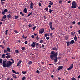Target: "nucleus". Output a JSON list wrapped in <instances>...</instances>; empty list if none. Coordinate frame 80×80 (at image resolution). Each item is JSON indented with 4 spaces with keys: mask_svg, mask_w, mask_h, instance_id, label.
Listing matches in <instances>:
<instances>
[{
    "mask_svg": "<svg viewBox=\"0 0 80 80\" xmlns=\"http://www.w3.org/2000/svg\"><path fill=\"white\" fill-rule=\"evenodd\" d=\"M5 1V0H1V2L2 3L3 1Z\"/></svg>",
    "mask_w": 80,
    "mask_h": 80,
    "instance_id": "obj_58",
    "label": "nucleus"
},
{
    "mask_svg": "<svg viewBox=\"0 0 80 80\" xmlns=\"http://www.w3.org/2000/svg\"><path fill=\"white\" fill-rule=\"evenodd\" d=\"M77 4L76 3L75 1H74L72 2V5L71 6L72 8H76L77 7Z\"/></svg>",
    "mask_w": 80,
    "mask_h": 80,
    "instance_id": "obj_3",
    "label": "nucleus"
},
{
    "mask_svg": "<svg viewBox=\"0 0 80 80\" xmlns=\"http://www.w3.org/2000/svg\"><path fill=\"white\" fill-rule=\"evenodd\" d=\"M5 54H3L2 55V58H5Z\"/></svg>",
    "mask_w": 80,
    "mask_h": 80,
    "instance_id": "obj_16",
    "label": "nucleus"
},
{
    "mask_svg": "<svg viewBox=\"0 0 80 80\" xmlns=\"http://www.w3.org/2000/svg\"><path fill=\"white\" fill-rule=\"evenodd\" d=\"M36 39L37 40H39V38L38 36H37L36 38Z\"/></svg>",
    "mask_w": 80,
    "mask_h": 80,
    "instance_id": "obj_46",
    "label": "nucleus"
},
{
    "mask_svg": "<svg viewBox=\"0 0 80 80\" xmlns=\"http://www.w3.org/2000/svg\"><path fill=\"white\" fill-rule=\"evenodd\" d=\"M21 49H22V50L24 51L25 49V48L24 47H22V48H21Z\"/></svg>",
    "mask_w": 80,
    "mask_h": 80,
    "instance_id": "obj_27",
    "label": "nucleus"
},
{
    "mask_svg": "<svg viewBox=\"0 0 80 80\" xmlns=\"http://www.w3.org/2000/svg\"><path fill=\"white\" fill-rule=\"evenodd\" d=\"M39 6L40 7L41 6V4L40 3H39Z\"/></svg>",
    "mask_w": 80,
    "mask_h": 80,
    "instance_id": "obj_52",
    "label": "nucleus"
},
{
    "mask_svg": "<svg viewBox=\"0 0 80 80\" xmlns=\"http://www.w3.org/2000/svg\"><path fill=\"white\" fill-rule=\"evenodd\" d=\"M71 1H68V3H71Z\"/></svg>",
    "mask_w": 80,
    "mask_h": 80,
    "instance_id": "obj_60",
    "label": "nucleus"
},
{
    "mask_svg": "<svg viewBox=\"0 0 80 80\" xmlns=\"http://www.w3.org/2000/svg\"><path fill=\"white\" fill-rule=\"evenodd\" d=\"M49 12L50 13H51L52 12V10L51 9H49Z\"/></svg>",
    "mask_w": 80,
    "mask_h": 80,
    "instance_id": "obj_40",
    "label": "nucleus"
},
{
    "mask_svg": "<svg viewBox=\"0 0 80 80\" xmlns=\"http://www.w3.org/2000/svg\"><path fill=\"white\" fill-rule=\"evenodd\" d=\"M48 35H49V34L46 33L45 34L44 36L45 37H46L48 36Z\"/></svg>",
    "mask_w": 80,
    "mask_h": 80,
    "instance_id": "obj_39",
    "label": "nucleus"
},
{
    "mask_svg": "<svg viewBox=\"0 0 80 80\" xmlns=\"http://www.w3.org/2000/svg\"><path fill=\"white\" fill-rule=\"evenodd\" d=\"M66 43L67 46H69L70 45V42H69L68 41L66 42Z\"/></svg>",
    "mask_w": 80,
    "mask_h": 80,
    "instance_id": "obj_12",
    "label": "nucleus"
},
{
    "mask_svg": "<svg viewBox=\"0 0 80 80\" xmlns=\"http://www.w3.org/2000/svg\"><path fill=\"white\" fill-rule=\"evenodd\" d=\"M36 42H33L32 43L31 45V46L33 48H34L36 46Z\"/></svg>",
    "mask_w": 80,
    "mask_h": 80,
    "instance_id": "obj_9",
    "label": "nucleus"
},
{
    "mask_svg": "<svg viewBox=\"0 0 80 80\" xmlns=\"http://www.w3.org/2000/svg\"><path fill=\"white\" fill-rule=\"evenodd\" d=\"M31 37L32 38H34V36L33 35H32L31 36Z\"/></svg>",
    "mask_w": 80,
    "mask_h": 80,
    "instance_id": "obj_45",
    "label": "nucleus"
},
{
    "mask_svg": "<svg viewBox=\"0 0 80 80\" xmlns=\"http://www.w3.org/2000/svg\"><path fill=\"white\" fill-rule=\"evenodd\" d=\"M6 62H7V60L3 61V62H2V65L4 67H6L7 64L6 63Z\"/></svg>",
    "mask_w": 80,
    "mask_h": 80,
    "instance_id": "obj_5",
    "label": "nucleus"
},
{
    "mask_svg": "<svg viewBox=\"0 0 80 80\" xmlns=\"http://www.w3.org/2000/svg\"><path fill=\"white\" fill-rule=\"evenodd\" d=\"M10 55H8L6 56V58H7V59H8V58H10Z\"/></svg>",
    "mask_w": 80,
    "mask_h": 80,
    "instance_id": "obj_17",
    "label": "nucleus"
},
{
    "mask_svg": "<svg viewBox=\"0 0 80 80\" xmlns=\"http://www.w3.org/2000/svg\"><path fill=\"white\" fill-rule=\"evenodd\" d=\"M75 43V41L74 40H72L70 41V44H73Z\"/></svg>",
    "mask_w": 80,
    "mask_h": 80,
    "instance_id": "obj_11",
    "label": "nucleus"
},
{
    "mask_svg": "<svg viewBox=\"0 0 80 80\" xmlns=\"http://www.w3.org/2000/svg\"><path fill=\"white\" fill-rule=\"evenodd\" d=\"M4 54L7 52V50L4 49Z\"/></svg>",
    "mask_w": 80,
    "mask_h": 80,
    "instance_id": "obj_37",
    "label": "nucleus"
},
{
    "mask_svg": "<svg viewBox=\"0 0 80 80\" xmlns=\"http://www.w3.org/2000/svg\"><path fill=\"white\" fill-rule=\"evenodd\" d=\"M38 45V43H36V44H35L36 47H37Z\"/></svg>",
    "mask_w": 80,
    "mask_h": 80,
    "instance_id": "obj_42",
    "label": "nucleus"
},
{
    "mask_svg": "<svg viewBox=\"0 0 80 80\" xmlns=\"http://www.w3.org/2000/svg\"><path fill=\"white\" fill-rule=\"evenodd\" d=\"M4 11L5 12H8V10L7 9H4Z\"/></svg>",
    "mask_w": 80,
    "mask_h": 80,
    "instance_id": "obj_38",
    "label": "nucleus"
},
{
    "mask_svg": "<svg viewBox=\"0 0 80 80\" xmlns=\"http://www.w3.org/2000/svg\"><path fill=\"white\" fill-rule=\"evenodd\" d=\"M23 12H24L25 13H26L27 12V9L26 8H25L24 10H23Z\"/></svg>",
    "mask_w": 80,
    "mask_h": 80,
    "instance_id": "obj_13",
    "label": "nucleus"
},
{
    "mask_svg": "<svg viewBox=\"0 0 80 80\" xmlns=\"http://www.w3.org/2000/svg\"><path fill=\"white\" fill-rule=\"evenodd\" d=\"M24 43H25V44H28V42L27 41H25V42H24Z\"/></svg>",
    "mask_w": 80,
    "mask_h": 80,
    "instance_id": "obj_50",
    "label": "nucleus"
},
{
    "mask_svg": "<svg viewBox=\"0 0 80 80\" xmlns=\"http://www.w3.org/2000/svg\"><path fill=\"white\" fill-rule=\"evenodd\" d=\"M12 62H11L10 61H8L6 62V67H10L12 65Z\"/></svg>",
    "mask_w": 80,
    "mask_h": 80,
    "instance_id": "obj_2",
    "label": "nucleus"
},
{
    "mask_svg": "<svg viewBox=\"0 0 80 80\" xmlns=\"http://www.w3.org/2000/svg\"><path fill=\"white\" fill-rule=\"evenodd\" d=\"M44 32V30L43 28H42L39 31V33L40 34H42Z\"/></svg>",
    "mask_w": 80,
    "mask_h": 80,
    "instance_id": "obj_4",
    "label": "nucleus"
},
{
    "mask_svg": "<svg viewBox=\"0 0 80 80\" xmlns=\"http://www.w3.org/2000/svg\"><path fill=\"white\" fill-rule=\"evenodd\" d=\"M44 42V41L43 40H40V43H44L43 42Z\"/></svg>",
    "mask_w": 80,
    "mask_h": 80,
    "instance_id": "obj_35",
    "label": "nucleus"
},
{
    "mask_svg": "<svg viewBox=\"0 0 80 80\" xmlns=\"http://www.w3.org/2000/svg\"><path fill=\"white\" fill-rule=\"evenodd\" d=\"M28 26H29V27H32V25H31V24H29V25H28Z\"/></svg>",
    "mask_w": 80,
    "mask_h": 80,
    "instance_id": "obj_59",
    "label": "nucleus"
},
{
    "mask_svg": "<svg viewBox=\"0 0 80 80\" xmlns=\"http://www.w3.org/2000/svg\"><path fill=\"white\" fill-rule=\"evenodd\" d=\"M12 72H13L14 73H15V74H17V72L15 71L14 70H12Z\"/></svg>",
    "mask_w": 80,
    "mask_h": 80,
    "instance_id": "obj_30",
    "label": "nucleus"
},
{
    "mask_svg": "<svg viewBox=\"0 0 80 80\" xmlns=\"http://www.w3.org/2000/svg\"><path fill=\"white\" fill-rule=\"evenodd\" d=\"M46 38L47 40H48L49 39V38L48 37H47Z\"/></svg>",
    "mask_w": 80,
    "mask_h": 80,
    "instance_id": "obj_49",
    "label": "nucleus"
},
{
    "mask_svg": "<svg viewBox=\"0 0 80 80\" xmlns=\"http://www.w3.org/2000/svg\"><path fill=\"white\" fill-rule=\"evenodd\" d=\"M8 51L11 52V49L9 48H8Z\"/></svg>",
    "mask_w": 80,
    "mask_h": 80,
    "instance_id": "obj_26",
    "label": "nucleus"
},
{
    "mask_svg": "<svg viewBox=\"0 0 80 80\" xmlns=\"http://www.w3.org/2000/svg\"><path fill=\"white\" fill-rule=\"evenodd\" d=\"M32 61H29L28 62V64L29 65H31V64H32Z\"/></svg>",
    "mask_w": 80,
    "mask_h": 80,
    "instance_id": "obj_22",
    "label": "nucleus"
},
{
    "mask_svg": "<svg viewBox=\"0 0 80 80\" xmlns=\"http://www.w3.org/2000/svg\"><path fill=\"white\" fill-rule=\"evenodd\" d=\"M45 9V10L46 11H47L49 10L48 8H46Z\"/></svg>",
    "mask_w": 80,
    "mask_h": 80,
    "instance_id": "obj_43",
    "label": "nucleus"
},
{
    "mask_svg": "<svg viewBox=\"0 0 80 80\" xmlns=\"http://www.w3.org/2000/svg\"><path fill=\"white\" fill-rule=\"evenodd\" d=\"M1 46V47H2V48H4V47H3V45H0V46Z\"/></svg>",
    "mask_w": 80,
    "mask_h": 80,
    "instance_id": "obj_55",
    "label": "nucleus"
},
{
    "mask_svg": "<svg viewBox=\"0 0 80 80\" xmlns=\"http://www.w3.org/2000/svg\"><path fill=\"white\" fill-rule=\"evenodd\" d=\"M42 47H43V48H44L45 47V46L43 44H42Z\"/></svg>",
    "mask_w": 80,
    "mask_h": 80,
    "instance_id": "obj_57",
    "label": "nucleus"
},
{
    "mask_svg": "<svg viewBox=\"0 0 80 80\" xmlns=\"http://www.w3.org/2000/svg\"><path fill=\"white\" fill-rule=\"evenodd\" d=\"M14 32H15V33H18V31H16V30L14 31Z\"/></svg>",
    "mask_w": 80,
    "mask_h": 80,
    "instance_id": "obj_48",
    "label": "nucleus"
},
{
    "mask_svg": "<svg viewBox=\"0 0 80 80\" xmlns=\"http://www.w3.org/2000/svg\"><path fill=\"white\" fill-rule=\"evenodd\" d=\"M52 49L56 51H57L58 50V49L56 48H53Z\"/></svg>",
    "mask_w": 80,
    "mask_h": 80,
    "instance_id": "obj_28",
    "label": "nucleus"
},
{
    "mask_svg": "<svg viewBox=\"0 0 80 80\" xmlns=\"http://www.w3.org/2000/svg\"><path fill=\"white\" fill-rule=\"evenodd\" d=\"M72 23L73 24H75L76 23V22L75 21H73L72 22Z\"/></svg>",
    "mask_w": 80,
    "mask_h": 80,
    "instance_id": "obj_53",
    "label": "nucleus"
},
{
    "mask_svg": "<svg viewBox=\"0 0 80 80\" xmlns=\"http://www.w3.org/2000/svg\"><path fill=\"white\" fill-rule=\"evenodd\" d=\"M12 76H13V77H14V79H16L17 78V77L15 74H12Z\"/></svg>",
    "mask_w": 80,
    "mask_h": 80,
    "instance_id": "obj_14",
    "label": "nucleus"
},
{
    "mask_svg": "<svg viewBox=\"0 0 80 80\" xmlns=\"http://www.w3.org/2000/svg\"><path fill=\"white\" fill-rule=\"evenodd\" d=\"M15 52L17 53H19V52L18 50H15Z\"/></svg>",
    "mask_w": 80,
    "mask_h": 80,
    "instance_id": "obj_23",
    "label": "nucleus"
},
{
    "mask_svg": "<svg viewBox=\"0 0 80 80\" xmlns=\"http://www.w3.org/2000/svg\"><path fill=\"white\" fill-rule=\"evenodd\" d=\"M72 59H75L76 58H75V57H72Z\"/></svg>",
    "mask_w": 80,
    "mask_h": 80,
    "instance_id": "obj_56",
    "label": "nucleus"
},
{
    "mask_svg": "<svg viewBox=\"0 0 80 80\" xmlns=\"http://www.w3.org/2000/svg\"><path fill=\"white\" fill-rule=\"evenodd\" d=\"M19 16H15V19H18L19 18Z\"/></svg>",
    "mask_w": 80,
    "mask_h": 80,
    "instance_id": "obj_36",
    "label": "nucleus"
},
{
    "mask_svg": "<svg viewBox=\"0 0 80 80\" xmlns=\"http://www.w3.org/2000/svg\"><path fill=\"white\" fill-rule=\"evenodd\" d=\"M32 12H31L30 13L28 14V16H30V15H32Z\"/></svg>",
    "mask_w": 80,
    "mask_h": 80,
    "instance_id": "obj_41",
    "label": "nucleus"
},
{
    "mask_svg": "<svg viewBox=\"0 0 80 80\" xmlns=\"http://www.w3.org/2000/svg\"><path fill=\"white\" fill-rule=\"evenodd\" d=\"M75 34V32H72L71 33V35H74Z\"/></svg>",
    "mask_w": 80,
    "mask_h": 80,
    "instance_id": "obj_21",
    "label": "nucleus"
},
{
    "mask_svg": "<svg viewBox=\"0 0 80 80\" xmlns=\"http://www.w3.org/2000/svg\"><path fill=\"white\" fill-rule=\"evenodd\" d=\"M62 3V1L61 0H60L59 1V4H61Z\"/></svg>",
    "mask_w": 80,
    "mask_h": 80,
    "instance_id": "obj_51",
    "label": "nucleus"
},
{
    "mask_svg": "<svg viewBox=\"0 0 80 80\" xmlns=\"http://www.w3.org/2000/svg\"><path fill=\"white\" fill-rule=\"evenodd\" d=\"M54 29H55V28H51V30H54Z\"/></svg>",
    "mask_w": 80,
    "mask_h": 80,
    "instance_id": "obj_54",
    "label": "nucleus"
},
{
    "mask_svg": "<svg viewBox=\"0 0 80 80\" xmlns=\"http://www.w3.org/2000/svg\"><path fill=\"white\" fill-rule=\"evenodd\" d=\"M7 17H8V19L11 18V15H10V14H9V15H8V16H7Z\"/></svg>",
    "mask_w": 80,
    "mask_h": 80,
    "instance_id": "obj_15",
    "label": "nucleus"
},
{
    "mask_svg": "<svg viewBox=\"0 0 80 80\" xmlns=\"http://www.w3.org/2000/svg\"><path fill=\"white\" fill-rule=\"evenodd\" d=\"M35 72H36L37 73H40V71L38 70L36 71Z\"/></svg>",
    "mask_w": 80,
    "mask_h": 80,
    "instance_id": "obj_31",
    "label": "nucleus"
},
{
    "mask_svg": "<svg viewBox=\"0 0 80 80\" xmlns=\"http://www.w3.org/2000/svg\"><path fill=\"white\" fill-rule=\"evenodd\" d=\"M49 5H53V2H52L51 1H49Z\"/></svg>",
    "mask_w": 80,
    "mask_h": 80,
    "instance_id": "obj_18",
    "label": "nucleus"
},
{
    "mask_svg": "<svg viewBox=\"0 0 80 80\" xmlns=\"http://www.w3.org/2000/svg\"><path fill=\"white\" fill-rule=\"evenodd\" d=\"M20 64H21L20 63L18 62V65H17V66L19 67Z\"/></svg>",
    "mask_w": 80,
    "mask_h": 80,
    "instance_id": "obj_44",
    "label": "nucleus"
},
{
    "mask_svg": "<svg viewBox=\"0 0 80 80\" xmlns=\"http://www.w3.org/2000/svg\"><path fill=\"white\" fill-rule=\"evenodd\" d=\"M10 54V53H6V54H5V55H9V54Z\"/></svg>",
    "mask_w": 80,
    "mask_h": 80,
    "instance_id": "obj_61",
    "label": "nucleus"
},
{
    "mask_svg": "<svg viewBox=\"0 0 80 80\" xmlns=\"http://www.w3.org/2000/svg\"><path fill=\"white\" fill-rule=\"evenodd\" d=\"M48 7L49 8H51V5H50V4L48 5Z\"/></svg>",
    "mask_w": 80,
    "mask_h": 80,
    "instance_id": "obj_62",
    "label": "nucleus"
},
{
    "mask_svg": "<svg viewBox=\"0 0 80 80\" xmlns=\"http://www.w3.org/2000/svg\"><path fill=\"white\" fill-rule=\"evenodd\" d=\"M63 68V66H58V70H62V69Z\"/></svg>",
    "mask_w": 80,
    "mask_h": 80,
    "instance_id": "obj_7",
    "label": "nucleus"
},
{
    "mask_svg": "<svg viewBox=\"0 0 80 80\" xmlns=\"http://www.w3.org/2000/svg\"><path fill=\"white\" fill-rule=\"evenodd\" d=\"M2 15H5V13L4 11H2Z\"/></svg>",
    "mask_w": 80,
    "mask_h": 80,
    "instance_id": "obj_33",
    "label": "nucleus"
},
{
    "mask_svg": "<svg viewBox=\"0 0 80 80\" xmlns=\"http://www.w3.org/2000/svg\"><path fill=\"white\" fill-rule=\"evenodd\" d=\"M49 25L50 26V28H52V23L51 22L49 23Z\"/></svg>",
    "mask_w": 80,
    "mask_h": 80,
    "instance_id": "obj_10",
    "label": "nucleus"
},
{
    "mask_svg": "<svg viewBox=\"0 0 80 80\" xmlns=\"http://www.w3.org/2000/svg\"><path fill=\"white\" fill-rule=\"evenodd\" d=\"M78 33H79L78 34H80V30L78 31Z\"/></svg>",
    "mask_w": 80,
    "mask_h": 80,
    "instance_id": "obj_63",
    "label": "nucleus"
},
{
    "mask_svg": "<svg viewBox=\"0 0 80 80\" xmlns=\"http://www.w3.org/2000/svg\"><path fill=\"white\" fill-rule=\"evenodd\" d=\"M73 64H72L69 67L68 69V70H71V69L73 68Z\"/></svg>",
    "mask_w": 80,
    "mask_h": 80,
    "instance_id": "obj_6",
    "label": "nucleus"
},
{
    "mask_svg": "<svg viewBox=\"0 0 80 80\" xmlns=\"http://www.w3.org/2000/svg\"><path fill=\"white\" fill-rule=\"evenodd\" d=\"M50 58L52 60L54 61V62L56 63L58 61V59H61V58L60 57H58L57 58L58 55V53L56 52L55 53V52L53 51H52L50 52Z\"/></svg>",
    "mask_w": 80,
    "mask_h": 80,
    "instance_id": "obj_1",
    "label": "nucleus"
},
{
    "mask_svg": "<svg viewBox=\"0 0 80 80\" xmlns=\"http://www.w3.org/2000/svg\"><path fill=\"white\" fill-rule=\"evenodd\" d=\"M36 28V26H34V27H33L32 28V29H33V30L34 31L35 29Z\"/></svg>",
    "mask_w": 80,
    "mask_h": 80,
    "instance_id": "obj_34",
    "label": "nucleus"
},
{
    "mask_svg": "<svg viewBox=\"0 0 80 80\" xmlns=\"http://www.w3.org/2000/svg\"><path fill=\"white\" fill-rule=\"evenodd\" d=\"M34 5V4L32 2H31L30 3V8L31 9H32L33 8Z\"/></svg>",
    "mask_w": 80,
    "mask_h": 80,
    "instance_id": "obj_8",
    "label": "nucleus"
},
{
    "mask_svg": "<svg viewBox=\"0 0 80 80\" xmlns=\"http://www.w3.org/2000/svg\"><path fill=\"white\" fill-rule=\"evenodd\" d=\"M26 79V78L25 76L23 77L22 78V80H25Z\"/></svg>",
    "mask_w": 80,
    "mask_h": 80,
    "instance_id": "obj_24",
    "label": "nucleus"
},
{
    "mask_svg": "<svg viewBox=\"0 0 80 80\" xmlns=\"http://www.w3.org/2000/svg\"><path fill=\"white\" fill-rule=\"evenodd\" d=\"M72 80H76V79L75 78L73 77V78H72Z\"/></svg>",
    "mask_w": 80,
    "mask_h": 80,
    "instance_id": "obj_47",
    "label": "nucleus"
},
{
    "mask_svg": "<svg viewBox=\"0 0 80 80\" xmlns=\"http://www.w3.org/2000/svg\"><path fill=\"white\" fill-rule=\"evenodd\" d=\"M8 30H6V31L5 32H6V33H5V34H6V35H7L8 33Z\"/></svg>",
    "mask_w": 80,
    "mask_h": 80,
    "instance_id": "obj_29",
    "label": "nucleus"
},
{
    "mask_svg": "<svg viewBox=\"0 0 80 80\" xmlns=\"http://www.w3.org/2000/svg\"><path fill=\"white\" fill-rule=\"evenodd\" d=\"M74 40L75 41H76L78 40L77 37L76 36H75L74 38Z\"/></svg>",
    "mask_w": 80,
    "mask_h": 80,
    "instance_id": "obj_20",
    "label": "nucleus"
},
{
    "mask_svg": "<svg viewBox=\"0 0 80 80\" xmlns=\"http://www.w3.org/2000/svg\"><path fill=\"white\" fill-rule=\"evenodd\" d=\"M7 17L6 16V15H4L3 17H2V18L4 19H5Z\"/></svg>",
    "mask_w": 80,
    "mask_h": 80,
    "instance_id": "obj_19",
    "label": "nucleus"
},
{
    "mask_svg": "<svg viewBox=\"0 0 80 80\" xmlns=\"http://www.w3.org/2000/svg\"><path fill=\"white\" fill-rule=\"evenodd\" d=\"M78 25H80V22H79L78 23Z\"/></svg>",
    "mask_w": 80,
    "mask_h": 80,
    "instance_id": "obj_64",
    "label": "nucleus"
},
{
    "mask_svg": "<svg viewBox=\"0 0 80 80\" xmlns=\"http://www.w3.org/2000/svg\"><path fill=\"white\" fill-rule=\"evenodd\" d=\"M2 61H3V60L2 59H0V63L1 64H2Z\"/></svg>",
    "mask_w": 80,
    "mask_h": 80,
    "instance_id": "obj_25",
    "label": "nucleus"
},
{
    "mask_svg": "<svg viewBox=\"0 0 80 80\" xmlns=\"http://www.w3.org/2000/svg\"><path fill=\"white\" fill-rule=\"evenodd\" d=\"M22 73L23 75H25L26 74V72H27L26 71H22Z\"/></svg>",
    "mask_w": 80,
    "mask_h": 80,
    "instance_id": "obj_32",
    "label": "nucleus"
}]
</instances>
